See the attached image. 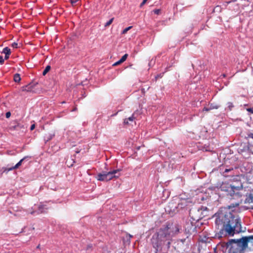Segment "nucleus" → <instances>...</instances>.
<instances>
[{"instance_id": "obj_1", "label": "nucleus", "mask_w": 253, "mask_h": 253, "mask_svg": "<svg viewBox=\"0 0 253 253\" xmlns=\"http://www.w3.org/2000/svg\"><path fill=\"white\" fill-rule=\"evenodd\" d=\"M214 216L215 225L220 230L221 236L232 237L244 232L242 229L241 218L237 214L224 209L219 210Z\"/></svg>"}, {"instance_id": "obj_2", "label": "nucleus", "mask_w": 253, "mask_h": 253, "mask_svg": "<svg viewBox=\"0 0 253 253\" xmlns=\"http://www.w3.org/2000/svg\"><path fill=\"white\" fill-rule=\"evenodd\" d=\"M241 185H236L234 183H229L228 182H222L219 189L221 191L225 192L227 196L230 197V202L227 206L228 209H231L237 207L241 203V198L242 195L239 193L241 190Z\"/></svg>"}, {"instance_id": "obj_3", "label": "nucleus", "mask_w": 253, "mask_h": 253, "mask_svg": "<svg viewBox=\"0 0 253 253\" xmlns=\"http://www.w3.org/2000/svg\"><path fill=\"white\" fill-rule=\"evenodd\" d=\"M253 239V236H245L239 239H230L225 243L228 253H244L248 248L249 242Z\"/></svg>"}, {"instance_id": "obj_4", "label": "nucleus", "mask_w": 253, "mask_h": 253, "mask_svg": "<svg viewBox=\"0 0 253 253\" xmlns=\"http://www.w3.org/2000/svg\"><path fill=\"white\" fill-rule=\"evenodd\" d=\"M120 169H115L108 172L103 171L102 173H98L96 176V178L99 181H109L113 178H117L120 175Z\"/></svg>"}, {"instance_id": "obj_5", "label": "nucleus", "mask_w": 253, "mask_h": 253, "mask_svg": "<svg viewBox=\"0 0 253 253\" xmlns=\"http://www.w3.org/2000/svg\"><path fill=\"white\" fill-rule=\"evenodd\" d=\"M171 228L170 226L167 225L165 227L161 228L157 233L155 234L159 236L161 239L164 240V242L167 240H169L171 236L169 229Z\"/></svg>"}, {"instance_id": "obj_6", "label": "nucleus", "mask_w": 253, "mask_h": 253, "mask_svg": "<svg viewBox=\"0 0 253 253\" xmlns=\"http://www.w3.org/2000/svg\"><path fill=\"white\" fill-rule=\"evenodd\" d=\"M164 243V240L160 239L155 234L153 235L151 239V243L153 247L155 249V253H158L159 250L162 249V245Z\"/></svg>"}, {"instance_id": "obj_7", "label": "nucleus", "mask_w": 253, "mask_h": 253, "mask_svg": "<svg viewBox=\"0 0 253 253\" xmlns=\"http://www.w3.org/2000/svg\"><path fill=\"white\" fill-rule=\"evenodd\" d=\"M191 203L189 199H181L178 204V207L180 209H184L189 206Z\"/></svg>"}, {"instance_id": "obj_8", "label": "nucleus", "mask_w": 253, "mask_h": 253, "mask_svg": "<svg viewBox=\"0 0 253 253\" xmlns=\"http://www.w3.org/2000/svg\"><path fill=\"white\" fill-rule=\"evenodd\" d=\"M36 85V84L30 83L28 85L22 86L21 89L23 91L32 92L34 91Z\"/></svg>"}, {"instance_id": "obj_9", "label": "nucleus", "mask_w": 253, "mask_h": 253, "mask_svg": "<svg viewBox=\"0 0 253 253\" xmlns=\"http://www.w3.org/2000/svg\"><path fill=\"white\" fill-rule=\"evenodd\" d=\"M169 226L171 227V228L169 229V231L170 232L171 236H173L175 234H177L179 232V226L177 224H175L173 225L172 224H168Z\"/></svg>"}, {"instance_id": "obj_10", "label": "nucleus", "mask_w": 253, "mask_h": 253, "mask_svg": "<svg viewBox=\"0 0 253 253\" xmlns=\"http://www.w3.org/2000/svg\"><path fill=\"white\" fill-rule=\"evenodd\" d=\"M25 159V157L22 159L18 163H17L14 167H11L10 168H4L3 172H8L10 170H12L15 169H18L20 166H21L22 162Z\"/></svg>"}, {"instance_id": "obj_11", "label": "nucleus", "mask_w": 253, "mask_h": 253, "mask_svg": "<svg viewBox=\"0 0 253 253\" xmlns=\"http://www.w3.org/2000/svg\"><path fill=\"white\" fill-rule=\"evenodd\" d=\"M233 180L234 181L232 183H234L235 184L238 185L240 183L241 185V190L243 189V184L241 182V176L240 175H237L233 178Z\"/></svg>"}, {"instance_id": "obj_12", "label": "nucleus", "mask_w": 253, "mask_h": 253, "mask_svg": "<svg viewBox=\"0 0 253 253\" xmlns=\"http://www.w3.org/2000/svg\"><path fill=\"white\" fill-rule=\"evenodd\" d=\"M135 119V117H134V114H133L131 117H129L128 118H126V119H124V124L125 125H128V121L132 122L134 121V120Z\"/></svg>"}, {"instance_id": "obj_13", "label": "nucleus", "mask_w": 253, "mask_h": 253, "mask_svg": "<svg viewBox=\"0 0 253 253\" xmlns=\"http://www.w3.org/2000/svg\"><path fill=\"white\" fill-rule=\"evenodd\" d=\"M39 210V213H43L46 212V210H47V208H45L44 205H43L41 203L39 205L38 207Z\"/></svg>"}, {"instance_id": "obj_14", "label": "nucleus", "mask_w": 253, "mask_h": 253, "mask_svg": "<svg viewBox=\"0 0 253 253\" xmlns=\"http://www.w3.org/2000/svg\"><path fill=\"white\" fill-rule=\"evenodd\" d=\"M233 170H234V169L232 167L231 168H229V169L226 168L224 169V171L223 172V174L225 176H227V175H226V173H228L229 172H232V171H233ZM234 174H235L234 172H231V173L230 175H233Z\"/></svg>"}, {"instance_id": "obj_15", "label": "nucleus", "mask_w": 253, "mask_h": 253, "mask_svg": "<svg viewBox=\"0 0 253 253\" xmlns=\"http://www.w3.org/2000/svg\"><path fill=\"white\" fill-rule=\"evenodd\" d=\"M2 53L5 54V55L10 54H11L10 49L9 48H8V47H5L3 49Z\"/></svg>"}, {"instance_id": "obj_16", "label": "nucleus", "mask_w": 253, "mask_h": 253, "mask_svg": "<svg viewBox=\"0 0 253 253\" xmlns=\"http://www.w3.org/2000/svg\"><path fill=\"white\" fill-rule=\"evenodd\" d=\"M14 81L16 83H19L21 81L20 74H16L14 76Z\"/></svg>"}, {"instance_id": "obj_17", "label": "nucleus", "mask_w": 253, "mask_h": 253, "mask_svg": "<svg viewBox=\"0 0 253 253\" xmlns=\"http://www.w3.org/2000/svg\"><path fill=\"white\" fill-rule=\"evenodd\" d=\"M50 66L49 65L47 66L42 72V75L45 76L47 73L50 70Z\"/></svg>"}, {"instance_id": "obj_18", "label": "nucleus", "mask_w": 253, "mask_h": 253, "mask_svg": "<svg viewBox=\"0 0 253 253\" xmlns=\"http://www.w3.org/2000/svg\"><path fill=\"white\" fill-rule=\"evenodd\" d=\"M114 19V18H112L111 19H110L107 22L105 23L104 25L105 27H109L113 22V20Z\"/></svg>"}, {"instance_id": "obj_19", "label": "nucleus", "mask_w": 253, "mask_h": 253, "mask_svg": "<svg viewBox=\"0 0 253 253\" xmlns=\"http://www.w3.org/2000/svg\"><path fill=\"white\" fill-rule=\"evenodd\" d=\"M227 108L229 110H232V108L234 107V105L232 102H229L227 103Z\"/></svg>"}, {"instance_id": "obj_20", "label": "nucleus", "mask_w": 253, "mask_h": 253, "mask_svg": "<svg viewBox=\"0 0 253 253\" xmlns=\"http://www.w3.org/2000/svg\"><path fill=\"white\" fill-rule=\"evenodd\" d=\"M132 28V26H129L126 28H125L122 32V34H123V35L126 34L127 32V31L128 30H130Z\"/></svg>"}, {"instance_id": "obj_21", "label": "nucleus", "mask_w": 253, "mask_h": 253, "mask_svg": "<svg viewBox=\"0 0 253 253\" xmlns=\"http://www.w3.org/2000/svg\"><path fill=\"white\" fill-rule=\"evenodd\" d=\"M128 56L127 54H125L124 55L122 58L120 59L121 60V62L123 63L124 61H125Z\"/></svg>"}, {"instance_id": "obj_22", "label": "nucleus", "mask_w": 253, "mask_h": 253, "mask_svg": "<svg viewBox=\"0 0 253 253\" xmlns=\"http://www.w3.org/2000/svg\"><path fill=\"white\" fill-rule=\"evenodd\" d=\"M218 108V107H209V108H208V107H204V109H203V111H210L211 110H212V109H217Z\"/></svg>"}, {"instance_id": "obj_23", "label": "nucleus", "mask_w": 253, "mask_h": 253, "mask_svg": "<svg viewBox=\"0 0 253 253\" xmlns=\"http://www.w3.org/2000/svg\"><path fill=\"white\" fill-rule=\"evenodd\" d=\"M153 12L155 14L159 15L161 12V10L159 9H155L153 10Z\"/></svg>"}, {"instance_id": "obj_24", "label": "nucleus", "mask_w": 253, "mask_h": 253, "mask_svg": "<svg viewBox=\"0 0 253 253\" xmlns=\"http://www.w3.org/2000/svg\"><path fill=\"white\" fill-rule=\"evenodd\" d=\"M11 46L15 48H18V43L17 42H13L12 43Z\"/></svg>"}, {"instance_id": "obj_25", "label": "nucleus", "mask_w": 253, "mask_h": 253, "mask_svg": "<svg viewBox=\"0 0 253 253\" xmlns=\"http://www.w3.org/2000/svg\"><path fill=\"white\" fill-rule=\"evenodd\" d=\"M4 58H3V57L2 56L0 55V64L1 65H2L4 63Z\"/></svg>"}, {"instance_id": "obj_26", "label": "nucleus", "mask_w": 253, "mask_h": 253, "mask_svg": "<svg viewBox=\"0 0 253 253\" xmlns=\"http://www.w3.org/2000/svg\"><path fill=\"white\" fill-rule=\"evenodd\" d=\"M247 111H248L249 112H250L252 114H253V107L247 108Z\"/></svg>"}, {"instance_id": "obj_27", "label": "nucleus", "mask_w": 253, "mask_h": 253, "mask_svg": "<svg viewBox=\"0 0 253 253\" xmlns=\"http://www.w3.org/2000/svg\"><path fill=\"white\" fill-rule=\"evenodd\" d=\"M11 116V113L10 112H7L6 113L5 117L6 118H9Z\"/></svg>"}, {"instance_id": "obj_28", "label": "nucleus", "mask_w": 253, "mask_h": 253, "mask_svg": "<svg viewBox=\"0 0 253 253\" xmlns=\"http://www.w3.org/2000/svg\"><path fill=\"white\" fill-rule=\"evenodd\" d=\"M248 138H251L253 139V133L251 132L248 134Z\"/></svg>"}, {"instance_id": "obj_29", "label": "nucleus", "mask_w": 253, "mask_h": 253, "mask_svg": "<svg viewBox=\"0 0 253 253\" xmlns=\"http://www.w3.org/2000/svg\"><path fill=\"white\" fill-rule=\"evenodd\" d=\"M122 63V62H121V60H119L118 61L116 62V63H115L114 64H113V66H117V65H118Z\"/></svg>"}, {"instance_id": "obj_30", "label": "nucleus", "mask_w": 253, "mask_h": 253, "mask_svg": "<svg viewBox=\"0 0 253 253\" xmlns=\"http://www.w3.org/2000/svg\"><path fill=\"white\" fill-rule=\"evenodd\" d=\"M147 0H143L142 2L141 3L140 5V7H142L143 5L145 4Z\"/></svg>"}, {"instance_id": "obj_31", "label": "nucleus", "mask_w": 253, "mask_h": 253, "mask_svg": "<svg viewBox=\"0 0 253 253\" xmlns=\"http://www.w3.org/2000/svg\"><path fill=\"white\" fill-rule=\"evenodd\" d=\"M10 55V54H7V55L6 54V55H5L4 59V60H7L9 58Z\"/></svg>"}, {"instance_id": "obj_32", "label": "nucleus", "mask_w": 253, "mask_h": 253, "mask_svg": "<svg viewBox=\"0 0 253 253\" xmlns=\"http://www.w3.org/2000/svg\"><path fill=\"white\" fill-rule=\"evenodd\" d=\"M78 0H71V3L73 5Z\"/></svg>"}, {"instance_id": "obj_33", "label": "nucleus", "mask_w": 253, "mask_h": 253, "mask_svg": "<svg viewBox=\"0 0 253 253\" xmlns=\"http://www.w3.org/2000/svg\"><path fill=\"white\" fill-rule=\"evenodd\" d=\"M35 127V125L34 124L32 125L31 126V128H30V129L31 130H33Z\"/></svg>"}, {"instance_id": "obj_34", "label": "nucleus", "mask_w": 253, "mask_h": 253, "mask_svg": "<svg viewBox=\"0 0 253 253\" xmlns=\"http://www.w3.org/2000/svg\"><path fill=\"white\" fill-rule=\"evenodd\" d=\"M237 0H231L230 1H227L226 3L227 4H229L230 3H231V2H235Z\"/></svg>"}, {"instance_id": "obj_35", "label": "nucleus", "mask_w": 253, "mask_h": 253, "mask_svg": "<svg viewBox=\"0 0 253 253\" xmlns=\"http://www.w3.org/2000/svg\"><path fill=\"white\" fill-rule=\"evenodd\" d=\"M170 242L169 241L167 243L168 248L169 249L170 247Z\"/></svg>"}, {"instance_id": "obj_36", "label": "nucleus", "mask_w": 253, "mask_h": 253, "mask_svg": "<svg viewBox=\"0 0 253 253\" xmlns=\"http://www.w3.org/2000/svg\"><path fill=\"white\" fill-rule=\"evenodd\" d=\"M249 197L250 198V199L252 200V202L253 201V195L252 194H250L249 195Z\"/></svg>"}, {"instance_id": "obj_37", "label": "nucleus", "mask_w": 253, "mask_h": 253, "mask_svg": "<svg viewBox=\"0 0 253 253\" xmlns=\"http://www.w3.org/2000/svg\"><path fill=\"white\" fill-rule=\"evenodd\" d=\"M220 8V6H219V5H217L215 7V9H219Z\"/></svg>"}, {"instance_id": "obj_38", "label": "nucleus", "mask_w": 253, "mask_h": 253, "mask_svg": "<svg viewBox=\"0 0 253 253\" xmlns=\"http://www.w3.org/2000/svg\"><path fill=\"white\" fill-rule=\"evenodd\" d=\"M77 110V108L76 107H75L73 110L72 111H75Z\"/></svg>"}, {"instance_id": "obj_39", "label": "nucleus", "mask_w": 253, "mask_h": 253, "mask_svg": "<svg viewBox=\"0 0 253 253\" xmlns=\"http://www.w3.org/2000/svg\"><path fill=\"white\" fill-rule=\"evenodd\" d=\"M80 152V150H78V149L76 151V153H79Z\"/></svg>"}, {"instance_id": "obj_40", "label": "nucleus", "mask_w": 253, "mask_h": 253, "mask_svg": "<svg viewBox=\"0 0 253 253\" xmlns=\"http://www.w3.org/2000/svg\"><path fill=\"white\" fill-rule=\"evenodd\" d=\"M218 107L217 106H214L212 105H211L210 107Z\"/></svg>"}, {"instance_id": "obj_41", "label": "nucleus", "mask_w": 253, "mask_h": 253, "mask_svg": "<svg viewBox=\"0 0 253 253\" xmlns=\"http://www.w3.org/2000/svg\"><path fill=\"white\" fill-rule=\"evenodd\" d=\"M226 2H227V1H226V2H225V3L224 4V5H225V6H227V5L228 4L226 3Z\"/></svg>"}, {"instance_id": "obj_42", "label": "nucleus", "mask_w": 253, "mask_h": 253, "mask_svg": "<svg viewBox=\"0 0 253 253\" xmlns=\"http://www.w3.org/2000/svg\"><path fill=\"white\" fill-rule=\"evenodd\" d=\"M129 238H131V237H132V236L130 235V234H129Z\"/></svg>"}, {"instance_id": "obj_43", "label": "nucleus", "mask_w": 253, "mask_h": 253, "mask_svg": "<svg viewBox=\"0 0 253 253\" xmlns=\"http://www.w3.org/2000/svg\"><path fill=\"white\" fill-rule=\"evenodd\" d=\"M142 92H144V88L142 89Z\"/></svg>"}, {"instance_id": "obj_44", "label": "nucleus", "mask_w": 253, "mask_h": 253, "mask_svg": "<svg viewBox=\"0 0 253 253\" xmlns=\"http://www.w3.org/2000/svg\"><path fill=\"white\" fill-rule=\"evenodd\" d=\"M223 76L224 77H225V75L224 74H223Z\"/></svg>"}, {"instance_id": "obj_45", "label": "nucleus", "mask_w": 253, "mask_h": 253, "mask_svg": "<svg viewBox=\"0 0 253 253\" xmlns=\"http://www.w3.org/2000/svg\"><path fill=\"white\" fill-rule=\"evenodd\" d=\"M252 209H253V207H252Z\"/></svg>"}]
</instances>
